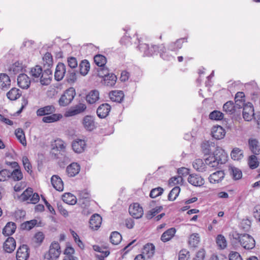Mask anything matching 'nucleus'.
<instances>
[{"label": "nucleus", "mask_w": 260, "mask_h": 260, "mask_svg": "<svg viewBox=\"0 0 260 260\" xmlns=\"http://www.w3.org/2000/svg\"><path fill=\"white\" fill-rule=\"evenodd\" d=\"M228 155L220 147H217L208 157L205 159V163L211 168H218L228 161Z\"/></svg>", "instance_id": "nucleus-1"}, {"label": "nucleus", "mask_w": 260, "mask_h": 260, "mask_svg": "<svg viewBox=\"0 0 260 260\" xmlns=\"http://www.w3.org/2000/svg\"><path fill=\"white\" fill-rule=\"evenodd\" d=\"M231 239L235 241V243H239L241 246L246 250L253 249L255 246L254 238L247 234H239L233 231L230 234Z\"/></svg>", "instance_id": "nucleus-2"}, {"label": "nucleus", "mask_w": 260, "mask_h": 260, "mask_svg": "<svg viewBox=\"0 0 260 260\" xmlns=\"http://www.w3.org/2000/svg\"><path fill=\"white\" fill-rule=\"evenodd\" d=\"M138 41L139 45L137 47L143 53V56H151L159 53L160 46L151 45L150 46L148 44L141 43L139 39H138Z\"/></svg>", "instance_id": "nucleus-3"}, {"label": "nucleus", "mask_w": 260, "mask_h": 260, "mask_svg": "<svg viewBox=\"0 0 260 260\" xmlns=\"http://www.w3.org/2000/svg\"><path fill=\"white\" fill-rule=\"evenodd\" d=\"M76 95V91L74 87H70L66 90L58 100V104L61 107L68 106Z\"/></svg>", "instance_id": "nucleus-4"}, {"label": "nucleus", "mask_w": 260, "mask_h": 260, "mask_svg": "<svg viewBox=\"0 0 260 260\" xmlns=\"http://www.w3.org/2000/svg\"><path fill=\"white\" fill-rule=\"evenodd\" d=\"M61 253L60 247L57 242H53L50 246L49 250L44 255L43 260H56Z\"/></svg>", "instance_id": "nucleus-5"}, {"label": "nucleus", "mask_w": 260, "mask_h": 260, "mask_svg": "<svg viewBox=\"0 0 260 260\" xmlns=\"http://www.w3.org/2000/svg\"><path fill=\"white\" fill-rule=\"evenodd\" d=\"M86 105L83 103H79L78 105L71 108L69 110L66 112V117H71L79 114L85 110Z\"/></svg>", "instance_id": "nucleus-6"}, {"label": "nucleus", "mask_w": 260, "mask_h": 260, "mask_svg": "<svg viewBox=\"0 0 260 260\" xmlns=\"http://www.w3.org/2000/svg\"><path fill=\"white\" fill-rule=\"evenodd\" d=\"M254 116V108L252 104L248 102L244 105L243 109V117L245 120L249 121Z\"/></svg>", "instance_id": "nucleus-7"}, {"label": "nucleus", "mask_w": 260, "mask_h": 260, "mask_svg": "<svg viewBox=\"0 0 260 260\" xmlns=\"http://www.w3.org/2000/svg\"><path fill=\"white\" fill-rule=\"evenodd\" d=\"M51 67L44 68V71L42 72L40 77V82L43 85H49L52 79V71L51 70Z\"/></svg>", "instance_id": "nucleus-8"}, {"label": "nucleus", "mask_w": 260, "mask_h": 260, "mask_svg": "<svg viewBox=\"0 0 260 260\" xmlns=\"http://www.w3.org/2000/svg\"><path fill=\"white\" fill-rule=\"evenodd\" d=\"M67 72L66 66L62 62H59L57 64L54 73V79L57 81H61L65 76Z\"/></svg>", "instance_id": "nucleus-9"}, {"label": "nucleus", "mask_w": 260, "mask_h": 260, "mask_svg": "<svg viewBox=\"0 0 260 260\" xmlns=\"http://www.w3.org/2000/svg\"><path fill=\"white\" fill-rule=\"evenodd\" d=\"M129 213L134 218L138 219L143 215V210L138 203H134L129 207Z\"/></svg>", "instance_id": "nucleus-10"}, {"label": "nucleus", "mask_w": 260, "mask_h": 260, "mask_svg": "<svg viewBox=\"0 0 260 260\" xmlns=\"http://www.w3.org/2000/svg\"><path fill=\"white\" fill-rule=\"evenodd\" d=\"M217 147L214 142L210 141H205L201 144L202 151L205 155H210Z\"/></svg>", "instance_id": "nucleus-11"}, {"label": "nucleus", "mask_w": 260, "mask_h": 260, "mask_svg": "<svg viewBox=\"0 0 260 260\" xmlns=\"http://www.w3.org/2000/svg\"><path fill=\"white\" fill-rule=\"evenodd\" d=\"M29 248L27 245H22L17 249L16 253L17 260H27L29 257Z\"/></svg>", "instance_id": "nucleus-12"}, {"label": "nucleus", "mask_w": 260, "mask_h": 260, "mask_svg": "<svg viewBox=\"0 0 260 260\" xmlns=\"http://www.w3.org/2000/svg\"><path fill=\"white\" fill-rule=\"evenodd\" d=\"M188 182L194 186H201L204 184V179L199 175L190 174L187 179Z\"/></svg>", "instance_id": "nucleus-13"}, {"label": "nucleus", "mask_w": 260, "mask_h": 260, "mask_svg": "<svg viewBox=\"0 0 260 260\" xmlns=\"http://www.w3.org/2000/svg\"><path fill=\"white\" fill-rule=\"evenodd\" d=\"M18 86L23 89H27L30 84V80L27 75L20 73L17 78Z\"/></svg>", "instance_id": "nucleus-14"}, {"label": "nucleus", "mask_w": 260, "mask_h": 260, "mask_svg": "<svg viewBox=\"0 0 260 260\" xmlns=\"http://www.w3.org/2000/svg\"><path fill=\"white\" fill-rule=\"evenodd\" d=\"M56 108L53 105H47L38 109L36 111L38 116H45L55 113Z\"/></svg>", "instance_id": "nucleus-15"}, {"label": "nucleus", "mask_w": 260, "mask_h": 260, "mask_svg": "<svg viewBox=\"0 0 260 260\" xmlns=\"http://www.w3.org/2000/svg\"><path fill=\"white\" fill-rule=\"evenodd\" d=\"M102 221V217L98 214H94L90 218L89 226L92 230H97L100 227Z\"/></svg>", "instance_id": "nucleus-16"}, {"label": "nucleus", "mask_w": 260, "mask_h": 260, "mask_svg": "<svg viewBox=\"0 0 260 260\" xmlns=\"http://www.w3.org/2000/svg\"><path fill=\"white\" fill-rule=\"evenodd\" d=\"M212 136L216 140L223 139L225 135V131L220 125L214 126L211 129Z\"/></svg>", "instance_id": "nucleus-17"}, {"label": "nucleus", "mask_w": 260, "mask_h": 260, "mask_svg": "<svg viewBox=\"0 0 260 260\" xmlns=\"http://www.w3.org/2000/svg\"><path fill=\"white\" fill-rule=\"evenodd\" d=\"M225 174L223 171H217L211 174L209 178V181L211 183H218L224 178Z\"/></svg>", "instance_id": "nucleus-18"}, {"label": "nucleus", "mask_w": 260, "mask_h": 260, "mask_svg": "<svg viewBox=\"0 0 260 260\" xmlns=\"http://www.w3.org/2000/svg\"><path fill=\"white\" fill-rule=\"evenodd\" d=\"M11 81L8 75L5 73L0 74V88L3 90H8L11 86Z\"/></svg>", "instance_id": "nucleus-19"}, {"label": "nucleus", "mask_w": 260, "mask_h": 260, "mask_svg": "<svg viewBox=\"0 0 260 260\" xmlns=\"http://www.w3.org/2000/svg\"><path fill=\"white\" fill-rule=\"evenodd\" d=\"M110 110L111 106L108 104H103L98 108L96 113L100 118H104L108 115Z\"/></svg>", "instance_id": "nucleus-20"}, {"label": "nucleus", "mask_w": 260, "mask_h": 260, "mask_svg": "<svg viewBox=\"0 0 260 260\" xmlns=\"http://www.w3.org/2000/svg\"><path fill=\"white\" fill-rule=\"evenodd\" d=\"M3 248L6 252H12L16 248L15 240L13 237H8L4 243Z\"/></svg>", "instance_id": "nucleus-21"}, {"label": "nucleus", "mask_w": 260, "mask_h": 260, "mask_svg": "<svg viewBox=\"0 0 260 260\" xmlns=\"http://www.w3.org/2000/svg\"><path fill=\"white\" fill-rule=\"evenodd\" d=\"M80 170V165L77 162H73L67 167L66 172L69 177H72L77 175Z\"/></svg>", "instance_id": "nucleus-22"}, {"label": "nucleus", "mask_w": 260, "mask_h": 260, "mask_svg": "<svg viewBox=\"0 0 260 260\" xmlns=\"http://www.w3.org/2000/svg\"><path fill=\"white\" fill-rule=\"evenodd\" d=\"M86 146V143L84 140L81 139H77L72 143V148L73 150L78 153H82L84 151Z\"/></svg>", "instance_id": "nucleus-23"}, {"label": "nucleus", "mask_w": 260, "mask_h": 260, "mask_svg": "<svg viewBox=\"0 0 260 260\" xmlns=\"http://www.w3.org/2000/svg\"><path fill=\"white\" fill-rule=\"evenodd\" d=\"M53 187L57 191H61L63 189V183L61 179L58 175H53L51 178Z\"/></svg>", "instance_id": "nucleus-24"}, {"label": "nucleus", "mask_w": 260, "mask_h": 260, "mask_svg": "<svg viewBox=\"0 0 260 260\" xmlns=\"http://www.w3.org/2000/svg\"><path fill=\"white\" fill-rule=\"evenodd\" d=\"M23 70H25L22 63L17 61L12 64L8 70L9 74L12 76L23 72Z\"/></svg>", "instance_id": "nucleus-25"}, {"label": "nucleus", "mask_w": 260, "mask_h": 260, "mask_svg": "<svg viewBox=\"0 0 260 260\" xmlns=\"http://www.w3.org/2000/svg\"><path fill=\"white\" fill-rule=\"evenodd\" d=\"M124 93L121 90L112 91L109 93V97L113 102L121 103L124 99Z\"/></svg>", "instance_id": "nucleus-26"}, {"label": "nucleus", "mask_w": 260, "mask_h": 260, "mask_svg": "<svg viewBox=\"0 0 260 260\" xmlns=\"http://www.w3.org/2000/svg\"><path fill=\"white\" fill-rule=\"evenodd\" d=\"M16 229V225L14 222H8L3 229L2 233L5 236L13 234Z\"/></svg>", "instance_id": "nucleus-27"}, {"label": "nucleus", "mask_w": 260, "mask_h": 260, "mask_svg": "<svg viewBox=\"0 0 260 260\" xmlns=\"http://www.w3.org/2000/svg\"><path fill=\"white\" fill-rule=\"evenodd\" d=\"M62 117V115L61 114H55L54 113L44 116L42 118V121L44 123L55 122L59 120Z\"/></svg>", "instance_id": "nucleus-28"}, {"label": "nucleus", "mask_w": 260, "mask_h": 260, "mask_svg": "<svg viewBox=\"0 0 260 260\" xmlns=\"http://www.w3.org/2000/svg\"><path fill=\"white\" fill-rule=\"evenodd\" d=\"M99 99V92L97 90L90 91L86 96L87 102L90 104L95 103Z\"/></svg>", "instance_id": "nucleus-29"}, {"label": "nucleus", "mask_w": 260, "mask_h": 260, "mask_svg": "<svg viewBox=\"0 0 260 260\" xmlns=\"http://www.w3.org/2000/svg\"><path fill=\"white\" fill-rule=\"evenodd\" d=\"M21 95V91L18 88L13 87L7 93V98L11 101L18 99Z\"/></svg>", "instance_id": "nucleus-30"}, {"label": "nucleus", "mask_w": 260, "mask_h": 260, "mask_svg": "<svg viewBox=\"0 0 260 260\" xmlns=\"http://www.w3.org/2000/svg\"><path fill=\"white\" fill-rule=\"evenodd\" d=\"M83 124L84 127L88 131H92L95 128L93 118L91 116L87 115L84 117Z\"/></svg>", "instance_id": "nucleus-31"}, {"label": "nucleus", "mask_w": 260, "mask_h": 260, "mask_svg": "<svg viewBox=\"0 0 260 260\" xmlns=\"http://www.w3.org/2000/svg\"><path fill=\"white\" fill-rule=\"evenodd\" d=\"M186 39L185 38H180L176 41L175 42L170 43L168 46V50L172 51H176L181 49L182 46L183 40Z\"/></svg>", "instance_id": "nucleus-32"}, {"label": "nucleus", "mask_w": 260, "mask_h": 260, "mask_svg": "<svg viewBox=\"0 0 260 260\" xmlns=\"http://www.w3.org/2000/svg\"><path fill=\"white\" fill-rule=\"evenodd\" d=\"M79 68L80 74L85 76L89 71L90 63L87 60H83L80 62Z\"/></svg>", "instance_id": "nucleus-33"}, {"label": "nucleus", "mask_w": 260, "mask_h": 260, "mask_svg": "<svg viewBox=\"0 0 260 260\" xmlns=\"http://www.w3.org/2000/svg\"><path fill=\"white\" fill-rule=\"evenodd\" d=\"M176 231V229L174 228L168 229L162 234L161 240L164 242L170 240L174 237Z\"/></svg>", "instance_id": "nucleus-34"}, {"label": "nucleus", "mask_w": 260, "mask_h": 260, "mask_svg": "<svg viewBox=\"0 0 260 260\" xmlns=\"http://www.w3.org/2000/svg\"><path fill=\"white\" fill-rule=\"evenodd\" d=\"M223 110L229 115L234 114L236 112L233 101H229L226 102L223 106Z\"/></svg>", "instance_id": "nucleus-35"}, {"label": "nucleus", "mask_w": 260, "mask_h": 260, "mask_svg": "<svg viewBox=\"0 0 260 260\" xmlns=\"http://www.w3.org/2000/svg\"><path fill=\"white\" fill-rule=\"evenodd\" d=\"M155 252V246L151 243L146 244L143 250V253L145 254L148 258L153 256Z\"/></svg>", "instance_id": "nucleus-36"}, {"label": "nucleus", "mask_w": 260, "mask_h": 260, "mask_svg": "<svg viewBox=\"0 0 260 260\" xmlns=\"http://www.w3.org/2000/svg\"><path fill=\"white\" fill-rule=\"evenodd\" d=\"M116 80L117 77L115 74L110 73L104 78V84L107 86L112 87L115 84Z\"/></svg>", "instance_id": "nucleus-37"}, {"label": "nucleus", "mask_w": 260, "mask_h": 260, "mask_svg": "<svg viewBox=\"0 0 260 260\" xmlns=\"http://www.w3.org/2000/svg\"><path fill=\"white\" fill-rule=\"evenodd\" d=\"M232 159L234 160H240L242 159L244 156L243 150L239 148H234L231 153Z\"/></svg>", "instance_id": "nucleus-38"}, {"label": "nucleus", "mask_w": 260, "mask_h": 260, "mask_svg": "<svg viewBox=\"0 0 260 260\" xmlns=\"http://www.w3.org/2000/svg\"><path fill=\"white\" fill-rule=\"evenodd\" d=\"M62 200L69 205H75L77 203L76 197L70 192L65 193L62 196Z\"/></svg>", "instance_id": "nucleus-39"}, {"label": "nucleus", "mask_w": 260, "mask_h": 260, "mask_svg": "<svg viewBox=\"0 0 260 260\" xmlns=\"http://www.w3.org/2000/svg\"><path fill=\"white\" fill-rule=\"evenodd\" d=\"M192 166L198 172H203L206 171V165L201 159H196L193 162Z\"/></svg>", "instance_id": "nucleus-40"}, {"label": "nucleus", "mask_w": 260, "mask_h": 260, "mask_svg": "<svg viewBox=\"0 0 260 260\" xmlns=\"http://www.w3.org/2000/svg\"><path fill=\"white\" fill-rule=\"evenodd\" d=\"M229 170L234 180H239L242 178V173L239 169L231 166L229 167Z\"/></svg>", "instance_id": "nucleus-41"}, {"label": "nucleus", "mask_w": 260, "mask_h": 260, "mask_svg": "<svg viewBox=\"0 0 260 260\" xmlns=\"http://www.w3.org/2000/svg\"><path fill=\"white\" fill-rule=\"evenodd\" d=\"M200 240L199 234L194 233L191 235L189 238L188 243L190 246L196 247L198 246Z\"/></svg>", "instance_id": "nucleus-42"}, {"label": "nucleus", "mask_w": 260, "mask_h": 260, "mask_svg": "<svg viewBox=\"0 0 260 260\" xmlns=\"http://www.w3.org/2000/svg\"><path fill=\"white\" fill-rule=\"evenodd\" d=\"M111 243L113 245L118 244L122 240V236L118 232H113L110 237Z\"/></svg>", "instance_id": "nucleus-43"}, {"label": "nucleus", "mask_w": 260, "mask_h": 260, "mask_svg": "<svg viewBox=\"0 0 260 260\" xmlns=\"http://www.w3.org/2000/svg\"><path fill=\"white\" fill-rule=\"evenodd\" d=\"M66 80L69 83H73L77 80V73L75 70L70 69L67 71Z\"/></svg>", "instance_id": "nucleus-44"}, {"label": "nucleus", "mask_w": 260, "mask_h": 260, "mask_svg": "<svg viewBox=\"0 0 260 260\" xmlns=\"http://www.w3.org/2000/svg\"><path fill=\"white\" fill-rule=\"evenodd\" d=\"M37 220L36 219L27 221L21 223L20 228L23 230L29 231L32 229L37 224Z\"/></svg>", "instance_id": "nucleus-45"}, {"label": "nucleus", "mask_w": 260, "mask_h": 260, "mask_svg": "<svg viewBox=\"0 0 260 260\" xmlns=\"http://www.w3.org/2000/svg\"><path fill=\"white\" fill-rule=\"evenodd\" d=\"M15 134L19 142L24 146L26 145V141L23 130L21 128H17L15 130Z\"/></svg>", "instance_id": "nucleus-46"}, {"label": "nucleus", "mask_w": 260, "mask_h": 260, "mask_svg": "<svg viewBox=\"0 0 260 260\" xmlns=\"http://www.w3.org/2000/svg\"><path fill=\"white\" fill-rule=\"evenodd\" d=\"M94 61L99 67H103L106 63L107 59L104 55L98 54L94 57Z\"/></svg>", "instance_id": "nucleus-47"}, {"label": "nucleus", "mask_w": 260, "mask_h": 260, "mask_svg": "<svg viewBox=\"0 0 260 260\" xmlns=\"http://www.w3.org/2000/svg\"><path fill=\"white\" fill-rule=\"evenodd\" d=\"M180 191V188L179 186L174 187L169 192L168 199L170 201H174L178 196Z\"/></svg>", "instance_id": "nucleus-48"}, {"label": "nucleus", "mask_w": 260, "mask_h": 260, "mask_svg": "<svg viewBox=\"0 0 260 260\" xmlns=\"http://www.w3.org/2000/svg\"><path fill=\"white\" fill-rule=\"evenodd\" d=\"M44 62V67H51L53 66V57L51 54L49 52H46L43 58Z\"/></svg>", "instance_id": "nucleus-49"}, {"label": "nucleus", "mask_w": 260, "mask_h": 260, "mask_svg": "<svg viewBox=\"0 0 260 260\" xmlns=\"http://www.w3.org/2000/svg\"><path fill=\"white\" fill-rule=\"evenodd\" d=\"M224 114L219 111L214 110L211 112L209 115V118L211 120H221L223 118Z\"/></svg>", "instance_id": "nucleus-50"}, {"label": "nucleus", "mask_w": 260, "mask_h": 260, "mask_svg": "<svg viewBox=\"0 0 260 260\" xmlns=\"http://www.w3.org/2000/svg\"><path fill=\"white\" fill-rule=\"evenodd\" d=\"M10 177H12L14 181H19L23 178V174L20 169L17 168L13 172H10Z\"/></svg>", "instance_id": "nucleus-51"}, {"label": "nucleus", "mask_w": 260, "mask_h": 260, "mask_svg": "<svg viewBox=\"0 0 260 260\" xmlns=\"http://www.w3.org/2000/svg\"><path fill=\"white\" fill-rule=\"evenodd\" d=\"M53 149H56L59 151H63L65 149L66 146L64 142L60 139H57L52 145Z\"/></svg>", "instance_id": "nucleus-52"}, {"label": "nucleus", "mask_w": 260, "mask_h": 260, "mask_svg": "<svg viewBox=\"0 0 260 260\" xmlns=\"http://www.w3.org/2000/svg\"><path fill=\"white\" fill-rule=\"evenodd\" d=\"M162 210V206L156 207L155 208L148 211L146 215V217L148 219H150L154 217L157 214L159 213Z\"/></svg>", "instance_id": "nucleus-53"}, {"label": "nucleus", "mask_w": 260, "mask_h": 260, "mask_svg": "<svg viewBox=\"0 0 260 260\" xmlns=\"http://www.w3.org/2000/svg\"><path fill=\"white\" fill-rule=\"evenodd\" d=\"M250 149L253 153L257 154L258 152V141L255 139H251L248 141Z\"/></svg>", "instance_id": "nucleus-54"}, {"label": "nucleus", "mask_w": 260, "mask_h": 260, "mask_svg": "<svg viewBox=\"0 0 260 260\" xmlns=\"http://www.w3.org/2000/svg\"><path fill=\"white\" fill-rule=\"evenodd\" d=\"M217 245L221 248L224 249L227 246V242L225 237L222 235H218L216 239Z\"/></svg>", "instance_id": "nucleus-55"}, {"label": "nucleus", "mask_w": 260, "mask_h": 260, "mask_svg": "<svg viewBox=\"0 0 260 260\" xmlns=\"http://www.w3.org/2000/svg\"><path fill=\"white\" fill-rule=\"evenodd\" d=\"M160 56L164 60H170L173 57L168 54L166 51V48L162 45H160L159 53Z\"/></svg>", "instance_id": "nucleus-56"}, {"label": "nucleus", "mask_w": 260, "mask_h": 260, "mask_svg": "<svg viewBox=\"0 0 260 260\" xmlns=\"http://www.w3.org/2000/svg\"><path fill=\"white\" fill-rule=\"evenodd\" d=\"M22 160L24 169L28 172V173L31 175L32 173V171L31 170L32 166L27 156H24L22 157Z\"/></svg>", "instance_id": "nucleus-57"}, {"label": "nucleus", "mask_w": 260, "mask_h": 260, "mask_svg": "<svg viewBox=\"0 0 260 260\" xmlns=\"http://www.w3.org/2000/svg\"><path fill=\"white\" fill-rule=\"evenodd\" d=\"M42 69L40 66H36L31 69L30 75L34 78H39L41 77Z\"/></svg>", "instance_id": "nucleus-58"}, {"label": "nucleus", "mask_w": 260, "mask_h": 260, "mask_svg": "<svg viewBox=\"0 0 260 260\" xmlns=\"http://www.w3.org/2000/svg\"><path fill=\"white\" fill-rule=\"evenodd\" d=\"M248 165L250 169H254L258 166V161L257 157L254 155L249 156L248 159Z\"/></svg>", "instance_id": "nucleus-59"}, {"label": "nucleus", "mask_w": 260, "mask_h": 260, "mask_svg": "<svg viewBox=\"0 0 260 260\" xmlns=\"http://www.w3.org/2000/svg\"><path fill=\"white\" fill-rule=\"evenodd\" d=\"M164 189L161 187H158L152 189L150 192L149 196L151 198H155L162 194Z\"/></svg>", "instance_id": "nucleus-60"}, {"label": "nucleus", "mask_w": 260, "mask_h": 260, "mask_svg": "<svg viewBox=\"0 0 260 260\" xmlns=\"http://www.w3.org/2000/svg\"><path fill=\"white\" fill-rule=\"evenodd\" d=\"M251 221L248 219H243L240 222L239 227L245 232H247L250 228Z\"/></svg>", "instance_id": "nucleus-61"}, {"label": "nucleus", "mask_w": 260, "mask_h": 260, "mask_svg": "<svg viewBox=\"0 0 260 260\" xmlns=\"http://www.w3.org/2000/svg\"><path fill=\"white\" fill-rule=\"evenodd\" d=\"M68 63L70 69L75 70L77 68L78 62L76 58L74 57H70L68 58Z\"/></svg>", "instance_id": "nucleus-62"}, {"label": "nucleus", "mask_w": 260, "mask_h": 260, "mask_svg": "<svg viewBox=\"0 0 260 260\" xmlns=\"http://www.w3.org/2000/svg\"><path fill=\"white\" fill-rule=\"evenodd\" d=\"M10 177V171L3 169L0 171V181H5Z\"/></svg>", "instance_id": "nucleus-63"}, {"label": "nucleus", "mask_w": 260, "mask_h": 260, "mask_svg": "<svg viewBox=\"0 0 260 260\" xmlns=\"http://www.w3.org/2000/svg\"><path fill=\"white\" fill-rule=\"evenodd\" d=\"M189 252L185 249H182L179 253V260H188Z\"/></svg>", "instance_id": "nucleus-64"}]
</instances>
